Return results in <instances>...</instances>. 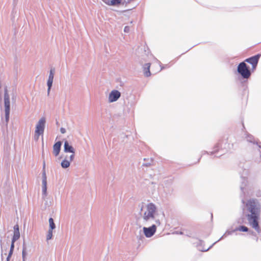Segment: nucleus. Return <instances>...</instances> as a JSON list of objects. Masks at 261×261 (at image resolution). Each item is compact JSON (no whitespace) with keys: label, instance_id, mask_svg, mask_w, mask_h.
Masks as SVG:
<instances>
[{"label":"nucleus","instance_id":"nucleus-1","mask_svg":"<svg viewBox=\"0 0 261 261\" xmlns=\"http://www.w3.org/2000/svg\"><path fill=\"white\" fill-rule=\"evenodd\" d=\"M163 212L159 211L153 203H142L140 205V216L138 222L142 227V230L146 238H151L155 233L157 226L161 224L164 218Z\"/></svg>","mask_w":261,"mask_h":261},{"label":"nucleus","instance_id":"nucleus-2","mask_svg":"<svg viewBox=\"0 0 261 261\" xmlns=\"http://www.w3.org/2000/svg\"><path fill=\"white\" fill-rule=\"evenodd\" d=\"M244 204L243 213L247 218L248 221L252 227L258 232H260L257 220L260 213L261 205L256 199H250L245 202L242 200Z\"/></svg>","mask_w":261,"mask_h":261},{"label":"nucleus","instance_id":"nucleus-3","mask_svg":"<svg viewBox=\"0 0 261 261\" xmlns=\"http://www.w3.org/2000/svg\"><path fill=\"white\" fill-rule=\"evenodd\" d=\"M4 92V107L5 113V119L7 123L9 120V115L10 111V97L8 93L7 87L6 86L0 85V94Z\"/></svg>","mask_w":261,"mask_h":261},{"label":"nucleus","instance_id":"nucleus-4","mask_svg":"<svg viewBox=\"0 0 261 261\" xmlns=\"http://www.w3.org/2000/svg\"><path fill=\"white\" fill-rule=\"evenodd\" d=\"M45 123L46 119L44 117H41L37 123L34 134V139L35 140H38L40 136L43 134Z\"/></svg>","mask_w":261,"mask_h":261},{"label":"nucleus","instance_id":"nucleus-5","mask_svg":"<svg viewBox=\"0 0 261 261\" xmlns=\"http://www.w3.org/2000/svg\"><path fill=\"white\" fill-rule=\"evenodd\" d=\"M238 71L244 78L247 79L250 75V72L244 62H242L239 65Z\"/></svg>","mask_w":261,"mask_h":261},{"label":"nucleus","instance_id":"nucleus-6","mask_svg":"<svg viewBox=\"0 0 261 261\" xmlns=\"http://www.w3.org/2000/svg\"><path fill=\"white\" fill-rule=\"evenodd\" d=\"M121 92L117 90L113 89L109 93L108 96V101L109 103H113L117 101L121 96Z\"/></svg>","mask_w":261,"mask_h":261},{"label":"nucleus","instance_id":"nucleus-7","mask_svg":"<svg viewBox=\"0 0 261 261\" xmlns=\"http://www.w3.org/2000/svg\"><path fill=\"white\" fill-rule=\"evenodd\" d=\"M74 158L73 155H70V156H66L64 160L62 161L61 163V166L62 168L64 169H66L68 168L71 163L73 161Z\"/></svg>","mask_w":261,"mask_h":261},{"label":"nucleus","instance_id":"nucleus-8","mask_svg":"<svg viewBox=\"0 0 261 261\" xmlns=\"http://www.w3.org/2000/svg\"><path fill=\"white\" fill-rule=\"evenodd\" d=\"M64 151L66 153H71L74 158L75 150L74 148L67 141H65L64 144Z\"/></svg>","mask_w":261,"mask_h":261},{"label":"nucleus","instance_id":"nucleus-9","mask_svg":"<svg viewBox=\"0 0 261 261\" xmlns=\"http://www.w3.org/2000/svg\"><path fill=\"white\" fill-rule=\"evenodd\" d=\"M54 72L55 71H54V69H51L49 71V74L47 82V87H48V89H47L48 94L49 93L50 89H51L52 85H53L54 77Z\"/></svg>","mask_w":261,"mask_h":261},{"label":"nucleus","instance_id":"nucleus-10","mask_svg":"<svg viewBox=\"0 0 261 261\" xmlns=\"http://www.w3.org/2000/svg\"><path fill=\"white\" fill-rule=\"evenodd\" d=\"M259 55H256L246 60V62L251 64L252 66V69H255L257 64Z\"/></svg>","mask_w":261,"mask_h":261},{"label":"nucleus","instance_id":"nucleus-11","mask_svg":"<svg viewBox=\"0 0 261 261\" xmlns=\"http://www.w3.org/2000/svg\"><path fill=\"white\" fill-rule=\"evenodd\" d=\"M14 231L12 237V242H15L20 238V232L19 230V226L18 224H16L13 227Z\"/></svg>","mask_w":261,"mask_h":261},{"label":"nucleus","instance_id":"nucleus-12","mask_svg":"<svg viewBox=\"0 0 261 261\" xmlns=\"http://www.w3.org/2000/svg\"><path fill=\"white\" fill-rule=\"evenodd\" d=\"M61 145V142L58 141L53 146V153L56 156H58L60 152Z\"/></svg>","mask_w":261,"mask_h":261},{"label":"nucleus","instance_id":"nucleus-13","mask_svg":"<svg viewBox=\"0 0 261 261\" xmlns=\"http://www.w3.org/2000/svg\"><path fill=\"white\" fill-rule=\"evenodd\" d=\"M103 2L109 6H118L122 2V0H105Z\"/></svg>","mask_w":261,"mask_h":261},{"label":"nucleus","instance_id":"nucleus-14","mask_svg":"<svg viewBox=\"0 0 261 261\" xmlns=\"http://www.w3.org/2000/svg\"><path fill=\"white\" fill-rule=\"evenodd\" d=\"M47 195V181H42V196L44 199Z\"/></svg>","mask_w":261,"mask_h":261},{"label":"nucleus","instance_id":"nucleus-15","mask_svg":"<svg viewBox=\"0 0 261 261\" xmlns=\"http://www.w3.org/2000/svg\"><path fill=\"white\" fill-rule=\"evenodd\" d=\"M150 64L147 63L143 66V72L144 74L146 76H149L150 75V72L149 70Z\"/></svg>","mask_w":261,"mask_h":261},{"label":"nucleus","instance_id":"nucleus-16","mask_svg":"<svg viewBox=\"0 0 261 261\" xmlns=\"http://www.w3.org/2000/svg\"><path fill=\"white\" fill-rule=\"evenodd\" d=\"M27 247L24 246V245H23L22 247V261H25L27 259V256L28 255L27 250Z\"/></svg>","mask_w":261,"mask_h":261},{"label":"nucleus","instance_id":"nucleus-17","mask_svg":"<svg viewBox=\"0 0 261 261\" xmlns=\"http://www.w3.org/2000/svg\"><path fill=\"white\" fill-rule=\"evenodd\" d=\"M49 229L54 230L56 228V225L54 223V219L50 218L48 220Z\"/></svg>","mask_w":261,"mask_h":261},{"label":"nucleus","instance_id":"nucleus-18","mask_svg":"<svg viewBox=\"0 0 261 261\" xmlns=\"http://www.w3.org/2000/svg\"><path fill=\"white\" fill-rule=\"evenodd\" d=\"M53 235V230L49 229L48 230L47 234H46V241H48L52 239Z\"/></svg>","mask_w":261,"mask_h":261},{"label":"nucleus","instance_id":"nucleus-19","mask_svg":"<svg viewBox=\"0 0 261 261\" xmlns=\"http://www.w3.org/2000/svg\"><path fill=\"white\" fill-rule=\"evenodd\" d=\"M156 65L158 66V68L156 69H152V72L154 73H155L160 71H161L162 70V68L161 67V65H160V63L157 61L156 63Z\"/></svg>","mask_w":261,"mask_h":261},{"label":"nucleus","instance_id":"nucleus-20","mask_svg":"<svg viewBox=\"0 0 261 261\" xmlns=\"http://www.w3.org/2000/svg\"><path fill=\"white\" fill-rule=\"evenodd\" d=\"M248 230V229L247 227L244 226H240V227L236 228L234 231L239 230V231H241L246 232V231H247Z\"/></svg>","mask_w":261,"mask_h":261},{"label":"nucleus","instance_id":"nucleus-21","mask_svg":"<svg viewBox=\"0 0 261 261\" xmlns=\"http://www.w3.org/2000/svg\"><path fill=\"white\" fill-rule=\"evenodd\" d=\"M42 181H47V176L46 175L45 171L44 170L42 172Z\"/></svg>","mask_w":261,"mask_h":261},{"label":"nucleus","instance_id":"nucleus-22","mask_svg":"<svg viewBox=\"0 0 261 261\" xmlns=\"http://www.w3.org/2000/svg\"><path fill=\"white\" fill-rule=\"evenodd\" d=\"M13 250H10V251H9V254L7 256V261H9L10 258L11 257L12 253H13Z\"/></svg>","mask_w":261,"mask_h":261},{"label":"nucleus","instance_id":"nucleus-23","mask_svg":"<svg viewBox=\"0 0 261 261\" xmlns=\"http://www.w3.org/2000/svg\"><path fill=\"white\" fill-rule=\"evenodd\" d=\"M60 132L62 134H65L66 132V129L65 128L61 127L60 128Z\"/></svg>","mask_w":261,"mask_h":261},{"label":"nucleus","instance_id":"nucleus-24","mask_svg":"<svg viewBox=\"0 0 261 261\" xmlns=\"http://www.w3.org/2000/svg\"><path fill=\"white\" fill-rule=\"evenodd\" d=\"M14 243L15 242H11V247H10V249L11 250H14Z\"/></svg>","mask_w":261,"mask_h":261},{"label":"nucleus","instance_id":"nucleus-25","mask_svg":"<svg viewBox=\"0 0 261 261\" xmlns=\"http://www.w3.org/2000/svg\"><path fill=\"white\" fill-rule=\"evenodd\" d=\"M247 140L249 142H253V137L252 136L248 137Z\"/></svg>","mask_w":261,"mask_h":261},{"label":"nucleus","instance_id":"nucleus-26","mask_svg":"<svg viewBox=\"0 0 261 261\" xmlns=\"http://www.w3.org/2000/svg\"><path fill=\"white\" fill-rule=\"evenodd\" d=\"M129 30V28L128 27H125L124 29V31L125 32H128Z\"/></svg>","mask_w":261,"mask_h":261},{"label":"nucleus","instance_id":"nucleus-27","mask_svg":"<svg viewBox=\"0 0 261 261\" xmlns=\"http://www.w3.org/2000/svg\"><path fill=\"white\" fill-rule=\"evenodd\" d=\"M226 233H226H228V234H231V232H230V231H226V233Z\"/></svg>","mask_w":261,"mask_h":261},{"label":"nucleus","instance_id":"nucleus-28","mask_svg":"<svg viewBox=\"0 0 261 261\" xmlns=\"http://www.w3.org/2000/svg\"><path fill=\"white\" fill-rule=\"evenodd\" d=\"M209 249H210V248H208L207 249H205V250H204L203 251H206L208 250Z\"/></svg>","mask_w":261,"mask_h":261},{"label":"nucleus","instance_id":"nucleus-29","mask_svg":"<svg viewBox=\"0 0 261 261\" xmlns=\"http://www.w3.org/2000/svg\"><path fill=\"white\" fill-rule=\"evenodd\" d=\"M241 190L243 191V192L244 193H245V192L244 191V189H243V188L242 187H241Z\"/></svg>","mask_w":261,"mask_h":261},{"label":"nucleus","instance_id":"nucleus-30","mask_svg":"<svg viewBox=\"0 0 261 261\" xmlns=\"http://www.w3.org/2000/svg\"><path fill=\"white\" fill-rule=\"evenodd\" d=\"M44 167H45V163H44L43 168H44Z\"/></svg>","mask_w":261,"mask_h":261},{"label":"nucleus","instance_id":"nucleus-31","mask_svg":"<svg viewBox=\"0 0 261 261\" xmlns=\"http://www.w3.org/2000/svg\"><path fill=\"white\" fill-rule=\"evenodd\" d=\"M103 2L105 1V0H102Z\"/></svg>","mask_w":261,"mask_h":261}]
</instances>
